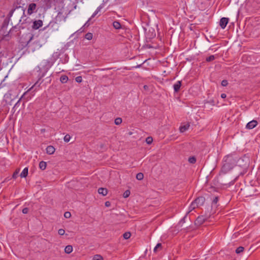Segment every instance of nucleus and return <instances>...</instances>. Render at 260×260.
<instances>
[{
  "instance_id": "obj_1",
  "label": "nucleus",
  "mask_w": 260,
  "mask_h": 260,
  "mask_svg": "<svg viewBox=\"0 0 260 260\" xmlns=\"http://www.w3.org/2000/svg\"><path fill=\"white\" fill-rule=\"evenodd\" d=\"M238 158L236 155L233 154L225 156L223 159V165L220 173L225 174L231 171L236 166Z\"/></svg>"
},
{
  "instance_id": "obj_2",
  "label": "nucleus",
  "mask_w": 260,
  "mask_h": 260,
  "mask_svg": "<svg viewBox=\"0 0 260 260\" xmlns=\"http://www.w3.org/2000/svg\"><path fill=\"white\" fill-rule=\"evenodd\" d=\"M51 66L52 64L50 61L48 60H44L41 62L40 66H38L39 71L42 73V74L40 76V77L38 81H39L38 84H41L42 82H39L40 79L45 76V74L47 72Z\"/></svg>"
},
{
  "instance_id": "obj_3",
  "label": "nucleus",
  "mask_w": 260,
  "mask_h": 260,
  "mask_svg": "<svg viewBox=\"0 0 260 260\" xmlns=\"http://www.w3.org/2000/svg\"><path fill=\"white\" fill-rule=\"evenodd\" d=\"M39 83V81H37L34 85H32L30 88H29L26 91H25L20 98L19 100L17 102V103L14 105V107L12 108V111H14V112L16 109L19 107L20 106V103L21 100L23 98H25V95L28 93V92L30 91L31 90L34 89V91H37L39 89V87L40 86V83Z\"/></svg>"
},
{
  "instance_id": "obj_4",
  "label": "nucleus",
  "mask_w": 260,
  "mask_h": 260,
  "mask_svg": "<svg viewBox=\"0 0 260 260\" xmlns=\"http://www.w3.org/2000/svg\"><path fill=\"white\" fill-rule=\"evenodd\" d=\"M229 22V18L223 17L220 19L219 21V25L222 28L224 29L225 28L228 23Z\"/></svg>"
},
{
  "instance_id": "obj_5",
  "label": "nucleus",
  "mask_w": 260,
  "mask_h": 260,
  "mask_svg": "<svg viewBox=\"0 0 260 260\" xmlns=\"http://www.w3.org/2000/svg\"><path fill=\"white\" fill-rule=\"evenodd\" d=\"M205 201V198L203 197H200L197 198L195 200L193 201L194 203L198 205L199 207L200 206L203 205Z\"/></svg>"
},
{
  "instance_id": "obj_6",
  "label": "nucleus",
  "mask_w": 260,
  "mask_h": 260,
  "mask_svg": "<svg viewBox=\"0 0 260 260\" xmlns=\"http://www.w3.org/2000/svg\"><path fill=\"white\" fill-rule=\"evenodd\" d=\"M43 25V21L41 20H36L33 22L32 27L34 29H38Z\"/></svg>"
},
{
  "instance_id": "obj_7",
  "label": "nucleus",
  "mask_w": 260,
  "mask_h": 260,
  "mask_svg": "<svg viewBox=\"0 0 260 260\" xmlns=\"http://www.w3.org/2000/svg\"><path fill=\"white\" fill-rule=\"evenodd\" d=\"M206 220V218L205 216H200L195 220V224L197 225H200L202 224Z\"/></svg>"
},
{
  "instance_id": "obj_8",
  "label": "nucleus",
  "mask_w": 260,
  "mask_h": 260,
  "mask_svg": "<svg viewBox=\"0 0 260 260\" xmlns=\"http://www.w3.org/2000/svg\"><path fill=\"white\" fill-rule=\"evenodd\" d=\"M36 9V4L35 3H31L29 5L27 9V14L29 15L32 14Z\"/></svg>"
},
{
  "instance_id": "obj_9",
  "label": "nucleus",
  "mask_w": 260,
  "mask_h": 260,
  "mask_svg": "<svg viewBox=\"0 0 260 260\" xmlns=\"http://www.w3.org/2000/svg\"><path fill=\"white\" fill-rule=\"evenodd\" d=\"M257 124V122L256 120H253L246 124V127L247 129H251L255 127Z\"/></svg>"
},
{
  "instance_id": "obj_10",
  "label": "nucleus",
  "mask_w": 260,
  "mask_h": 260,
  "mask_svg": "<svg viewBox=\"0 0 260 260\" xmlns=\"http://www.w3.org/2000/svg\"><path fill=\"white\" fill-rule=\"evenodd\" d=\"M181 86V81H178L173 85V88L175 92H177L180 90Z\"/></svg>"
},
{
  "instance_id": "obj_11",
  "label": "nucleus",
  "mask_w": 260,
  "mask_h": 260,
  "mask_svg": "<svg viewBox=\"0 0 260 260\" xmlns=\"http://www.w3.org/2000/svg\"><path fill=\"white\" fill-rule=\"evenodd\" d=\"M104 4H102L101 5H100L97 8L96 10L94 12V13L92 14V15H91V16L90 17V19H92L93 17H94L98 14V13L100 12L101 11V10L104 8Z\"/></svg>"
},
{
  "instance_id": "obj_12",
  "label": "nucleus",
  "mask_w": 260,
  "mask_h": 260,
  "mask_svg": "<svg viewBox=\"0 0 260 260\" xmlns=\"http://www.w3.org/2000/svg\"><path fill=\"white\" fill-rule=\"evenodd\" d=\"M198 207H199L198 206V205H197L196 203H194L193 201L188 207V211L187 212V214L189 213L191 211H192V210H193L194 209H195L196 208H198Z\"/></svg>"
},
{
  "instance_id": "obj_13",
  "label": "nucleus",
  "mask_w": 260,
  "mask_h": 260,
  "mask_svg": "<svg viewBox=\"0 0 260 260\" xmlns=\"http://www.w3.org/2000/svg\"><path fill=\"white\" fill-rule=\"evenodd\" d=\"M55 152V148L52 146H48L46 148V153L48 154H52Z\"/></svg>"
},
{
  "instance_id": "obj_14",
  "label": "nucleus",
  "mask_w": 260,
  "mask_h": 260,
  "mask_svg": "<svg viewBox=\"0 0 260 260\" xmlns=\"http://www.w3.org/2000/svg\"><path fill=\"white\" fill-rule=\"evenodd\" d=\"M98 192L99 194H102L103 196H105L108 193L107 189L105 188H100L98 189Z\"/></svg>"
},
{
  "instance_id": "obj_15",
  "label": "nucleus",
  "mask_w": 260,
  "mask_h": 260,
  "mask_svg": "<svg viewBox=\"0 0 260 260\" xmlns=\"http://www.w3.org/2000/svg\"><path fill=\"white\" fill-rule=\"evenodd\" d=\"M28 174V168L27 167L24 168L20 176L21 178H25L27 176Z\"/></svg>"
},
{
  "instance_id": "obj_16",
  "label": "nucleus",
  "mask_w": 260,
  "mask_h": 260,
  "mask_svg": "<svg viewBox=\"0 0 260 260\" xmlns=\"http://www.w3.org/2000/svg\"><path fill=\"white\" fill-rule=\"evenodd\" d=\"M189 124H185L184 125H182L180 127V131L181 133H183L187 131L189 128Z\"/></svg>"
},
{
  "instance_id": "obj_17",
  "label": "nucleus",
  "mask_w": 260,
  "mask_h": 260,
  "mask_svg": "<svg viewBox=\"0 0 260 260\" xmlns=\"http://www.w3.org/2000/svg\"><path fill=\"white\" fill-rule=\"evenodd\" d=\"M64 251L66 253L69 254L73 251V247L71 245H68L64 248Z\"/></svg>"
},
{
  "instance_id": "obj_18",
  "label": "nucleus",
  "mask_w": 260,
  "mask_h": 260,
  "mask_svg": "<svg viewBox=\"0 0 260 260\" xmlns=\"http://www.w3.org/2000/svg\"><path fill=\"white\" fill-rule=\"evenodd\" d=\"M25 37L28 39V41L25 43V46H28L30 41L32 40L33 36L31 34H27Z\"/></svg>"
},
{
  "instance_id": "obj_19",
  "label": "nucleus",
  "mask_w": 260,
  "mask_h": 260,
  "mask_svg": "<svg viewBox=\"0 0 260 260\" xmlns=\"http://www.w3.org/2000/svg\"><path fill=\"white\" fill-rule=\"evenodd\" d=\"M47 164L46 162L44 161H41L39 163V168L42 170H44L46 168Z\"/></svg>"
},
{
  "instance_id": "obj_20",
  "label": "nucleus",
  "mask_w": 260,
  "mask_h": 260,
  "mask_svg": "<svg viewBox=\"0 0 260 260\" xmlns=\"http://www.w3.org/2000/svg\"><path fill=\"white\" fill-rule=\"evenodd\" d=\"M113 26L116 29H119L121 28V24L118 21H114L113 23Z\"/></svg>"
},
{
  "instance_id": "obj_21",
  "label": "nucleus",
  "mask_w": 260,
  "mask_h": 260,
  "mask_svg": "<svg viewBox=\"0 0 260 260\" xmlns=\"http://www.w3.org/2000/svg\"><path fill=\"white\" fill-rule=\"evenodd\" d=\"M68 80V77L66 75L61 76L60 78V81L62 83H66Z\"/></svg>"
},
{
  "instance_id": "obj_22",
  "label": "nucleus",
  "mask_w": 260,
  "mask_h": 260,
  "mask_svg": "<svg viewBox=\"0 0 260 260\" xmlns=\"http://www.w3.org/2000/svg\"><path fill=\"white\" fill-rule=\"evenodd\" d=\"M143 178H144V175L142 173H139L136 175V178L138 180H141L143 179Z\"/></svg>"
},
{
  "instance_id": "obj_23",
  "label": "nucleus",
  "mask_w": 260,
  "mask_h": 260,
  "mask_svg": "<svg viewBox=\"0 0 260 260\" xmlns=\"http://www.w3.org/2000/svg\"><path fill=\"white\" fill-rule=\"evenodd\" d=\"M92 34L90 32L87 33L85 35V38L88 40H91L92 39Z\"/></svg>"
},
{
  "instance_id": "obj_24",
  "label": "nucleus",
  "mask_w": 260,
  "mask_h": 260,
  "mask_svg": "<svg viewBox=\"0 0 260 260\" xmlns=\"http://www.w3.org/2000/svg\"><path fill=\"white\" fill-rule=\"evenodd\" d=\"M244 248L242 246L238 247L236 250V252L237 254H239L243 251Z\"/></svg>"
},
{
  "instance_id": "obj_25",
  "label": "nucleus",
  "mask_w": 260,
  "mask_h": 260,
  "mask_svg": "<svg viewBox=\"0 0 260 260\" xmlns=\"http://www.w3.org/2000/svg\"><path fill=\"white\" fill-rule=\"evenodd\" d=\"M93 260H103V257L101 255L96 254L93 256Z\"/></svg>"
},
{
  "instance_id": "obj_26",
  "label": "nucleus",
  "mask_w": 260,
  "mask_h": 260,
  "mask_svg": "<svg viewBox=\"0 0 260 260\" xmlns=\"http://www.w3.org/2000/svg\"><path fill=\"white\" fill-rule=\"evenodd\" d=\"M122 122V119L121 118H116L115 119L114 123L116 125H119Z\"/></svg>"
},
{
  "instance_id": "obj_27",
  "label": "nucleus",
  "mask_w": 260,
  "mask_h": 260,
  "mask_svg": "<svg viewBox=\"0 0 260 260\" xmlns=\"http://www.w3.org/2000/svg\"><path fill=\"white\" fill-rule=\"evenodd\" d=\"M214 59H215L214 55H210L209 57H207L206 59V60L207 62H210V61H211L213 60Z\"/></svg>"
},
{
  "instance_id": "obj_28",
  "label": "nucleus",
  "mask_w": 260,
  "mask_h": 260,
  "mask_svg": "<svg viewBox=\"0 0 260 260\" xmlns=\"http://www.w3.org/2000/svg\"><path fill=\"white\" fill-rule=\"evenodd\" d=\"M27 94L28 93L25 95V98L22 99L24 100V103L30 100L31 98V96L34 95V94H32L31 96H28Z\"/></svg>"
},
{
  "instance_id": "obj_29",
  "label": "nucleus",
  "mask_w": 260,
  "mask_h": 260,
  "mask_svg": "<svg viewBox=\"0 0 260 260\" xmlns=\"http://www.w3.org/2000/svg\"><path fill=\"white\" fill-rule=\"evenodd\" d=\"M153 142V139L151 137H148L146 139V142L148 144H151Z\"/></svg>"
},
{
  "instance_id": "obj_30",
  "label": "nucleus",
  "mask_w": 260,
  "mask_h": 260,
  "mask_svg": "<svg viewBox=\"0 0 260 260\" xmlns=\"http://www.w3.org/2000/svg\"><path fill=\"white\" fill-rule=\"evenodd\" d=\"M188 161L190 163V164H194L196 161V158L193 157V156H192V157H190L189 158H188Z\"/></svg>"
},
{
  "instance_id": "obj_31",
  "label": "nucleus",
  "mask_w": 260,
  "mask_h": 260,
  "mask_svg": "<svg viewBox=\"0 0 260 260\" xmlns=\"http://www.w3.org/2000/svg\"><path fill=\"white\" fill-rule=\"evenodd\" d=\"M131 235V233H129V232H125L123 234V238L125 239H129L130 238Z\"/></svg>"
},
{
  "instance_id": "obj_32",
  "label": "nucleus",
  "mask_w": 260,
  "mask_h": 260,
  "mask_svg": "<svg viewBox=\"0 0 260 260\" xmlns=\"http://www.w3.org/2000/svg\"><path fill=\"white\" fill-rule=\"evenodd\" d=\"M129 195H130V191L129 190H126L123 193V197L124 198H126L128 197Z\"/></svg>"
},
{
  "instance_id": "obj_33",
  "label": "nucleus",
  "mask_w": 260,
  "mask_h": 260,
  "mask_svg": "<svg viewBox=\"0 0 260 260\" xmlns=\"http://www.w3.org/2000/svg\"><path fill=\"white\" fill-rule=\"evenodd\" d=\"M70 139H71V136L68 134L66 135L64 137V138H63V140H64V142H69L70 141Z\"/></svg>"
},
{
  "instance_id": "obj_34",
  "label": "nucleus",
  "mask_w": 260,
  "mask_h": 260,
  "mask_svg": "<svg viewBox=\"0 0 260 260\" xmlns=\"http://www.w3.org/2000/svg\"><path fill=\"white\" fill-rule=\"evenodd\" d=\"M218 201V197H215L213 200V201H212V204L213 205H216V204L217 203Z\"/></svg>"
},
{
  "instance_id": "obj_35",
  "label": "nucleus",
  "mask_w": 260,
  "mask_h": 260,
  "mask_svg": "<svg viewBox=\"0 0 260 260\" xmlns=\"http://www.w3.org/2000/svg\"><path fill=\"white\" fill-rule=\"evenodd\" d=\"M19 172V170H16L15 172L13 174V178L15 179L17 177L18 173Z\"/></svg>"
},
{
  "instance_id": "obj_36",
  "label": "nucleus",
  "mask_w": 260,
  "mask_h": 260,
  "mask_svg": "<svg viewBox=\"0 0 260 260\" xmlns=\"http://www.w3.org/2000/svg\"><path fill=\"white\" fill-rule=\"evenodd\" d=\"M71 213L69 212H66L64 214V216L66 218H69L71 217Z\"/></svg>"
},
{
  "instance_id": "obj_37",
  "label": "nucleus",
  "mask_w": 260,
  "mask_h": 260,
  "mask_svg": "<svg viewBox=\"0 0 260 260\" xmlns=\"http://www.w3.org/2000/svg\"><path fill=\"white\" fill-rule=\"evenodd\" d=\"M161 246V244L160 243H158L157 244V245L155 246V247H154V249H153V251L154 252H156L157 250V249L159 247H160Z\"/></svg>"
},
{
  "instance_id": "obj_38",
  "label": "nucleus",
  "mask_w": 260,
  "mask_h": 260,
  "mask_svg": "<svg viewBox=\"0 0 260 260\" xmlns=\"http://www.w3.org/2000/svg\"><path fill=\"white\" fill-rule=\"evenodd\" d=\"M58 233L59 235L62 236L65 233V231L63 229H59L58 231Z\"/></svg>"
},
{
  "instance_id": "obj_39",
  "label": "nucleus",
  "mask_w": 260,
  "mask_h": 260,
  "mask_svg": "<svg viewBox=\"0 0 260 260\" xmlns=\"http://www.w3.org/2000/svg\"><path fill=\"white\" fill-rule=\"evenodd\" d=\"M228 84V81L226 80H223L221 82V85L222 86H227Z\"/></svg>"
},
{
  "instance_id": "obj_40",
  "label": "nucleus",
  "mask_w": 260,
  "mask_h": 260,
  "mask_svg": "<svg viewBox=\"0 0 260 260\" xmlns=\"http://www.w3.org/2000/svg\"><path fill=\"white\" fill-rule=\"evenodd\" d=\"M76 82L80 83L82 81V77L80 76L77 77L76 78Z\"/></svg>"
},
{
  "instance_id": "obj_41",
  "label": "nucleus",
  "mask_w": 260,
  "mask_h": 260,
  "mask_svg": "<svg viewBox=\"0 0 260 260\" xmlns=\"http://www.w3.org/2000/svg\"><path fill=\"white\" fill-rule=\"evenodd\" d=\"M28 212V209L27 208H24L22 210V213L23 214H27Z\"/></svg>"
},
{
  "instance_id": "obj_42",
  "label": "nucleus",
  "mask_w": 260,
  "mask_h": 260,
  "mask_svg": "<svg viewBox=\"0 0 260 260\" xmlns=\"http://www.w3.org/2000/svg\"><path fill=\"white\" fill-rule=\"evenodd\" d=\"M111 204L110 202L109 201H107L105 202V206L106 207H109L110 206Z\"/></svg>"
},
{
  "instance_id": "obj_43",
  "label": "nucleus",
  "mask_w": 260,
  "mask_h": 260,
  "mask_svg": "<svg viewBox=\"0 0 260 260\" xmlns=\"http://www.w3.org/2000/svg\"><path fill=\"white\" fill-rule=\"evenodd\" d=\"M187 214H187V213L186 214L185 216L181 220L180 222H185V219L186 217Z\"/></svg>"
},
{
  "instance_id": "obj_44",
  "label": "nucleus",
  "mask_w": 260,
  "mask_h": 260,
  "mask_svg": "<svg viewBox=\"0 0 260 260\" xmlns=\"http://www.w3.org/2000/svg\"><path fill=\"white\" fill-rule=\"evenodd\" d=\"M90 18L88 20V21L84 24V26H88L89 24H88V22L91 20Z\"/></svg>"
},
{
  "instance_id": "obj_45",
  "label": "nucleus",
  "mask_w": 260,
  "mask_h": 260,
  "mask_svg": "<svg viewBox=\"0 0 260 260\" xmlns=\"http://www.w3.org/2000/svg\"><path fill=\"white\" fill-rule=\"evenodd\" d=\"M221 97L222 99H224V98H225L226 97V94H225V93H222V94H221Z\"/></svg>"
},
{
  "instance_id": "obj_46",
  "label": "nucleus",
  "mask_w": 260,
  "mask_h": 260,
  "mask_svg": "<svg viewBox=\"0 0 260 260\" xmlns=\"http://www.w3.org/2000/svg\"><path fill=\"white\" fill-rule=\"evenodd\" d=\"M144 89H147V85H144Z\"/></svg>"
},
{
  "instance_id": "obj_47",
  "label": "nucleus",
  "mask_w": 260,
  "mask_h": 260,
  "mask_svg": "<svg viewBox=\"0 0 260 260\" xmlns=\"http://www.w3.org/2000/svg\"><path fill=\"white\" fill-rule=\"evenodd\" d=\"M3 86L2 85V83L0 84V89L2 88Z\"/></svg>"
}]
</instances>
